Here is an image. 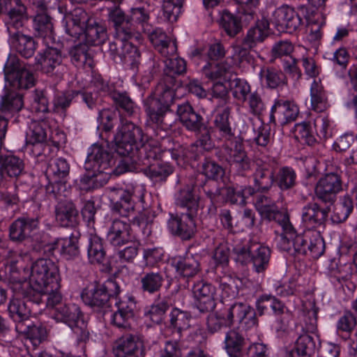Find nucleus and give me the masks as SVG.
Listing matches in <instances>:
<instances>
[{"instance_id": "nucleus-1", "label": "nucleus", "mask_w": 357, "mask_h": 357, "mask_svg": "<svg viewBox=\"0 0 357 357\" xmlns=\"http://www.w3.org/2000/svg\"><path fill=\"white\" fill-rule=\"evenodd\" d=\"M164 75L153 94L144 101L148 120L164 131L169 130L176 119L171 109L175 99V90L181 85L177 76L185 73V61L179 57H168L165 60Z\"/></svg>"}, {"instance_id": "nucleus-2", "label": "nucleus", "mask_w": 357, "mask_h": 357, "mask_svg": "<svg viewBox=\"0 0 357 357\" xmlns=\"http://www.w3.org/2000/svg\"><path fill=\"white\" fill-rule=\"evenodd\" d=\"M194 188L185 185L176 192L175 204L181 211L180 214L172 215L167 222L170 232L185 241L192 238L197 230L199 197L194 193Z\"/></svg>"}, {"instance_id": "nucleus-3", "label": "nucleus", "mask_w": 357, "mask_h": 357, "mask_svg": "<svg viewBox=\"0 0 357 357\" xmlns=\"http://www.w3.org/2000/svg\"><path fill=\"white\" fill-rule=\"evenodd\" d=\"M29 280H21L13 277L12 289L19 296H27L36 291L48 288H57L60 281L59 267L51 259L41 257L32 263Z\"/></svg>"}, {"instance_id": "nucleus-4", "label": "nucleus", "mask_w": 357, "mask_h": 357, "mask_svg": "<svg viewBox=\"0 0 357 357\" xmlns=\"http://www.w3.org/2000/svg\"><path fill=\"white\" fill-rule=\"evenodd\" d=\"M109 18L118 33L124 37H134L140 32L149 31L151 26L149 13L144 8H132L126 14L116 7L109 12Z\"/></svg>"}, {"instance_id": "nucleus-5", "label": "nucleus", "mask_w": 357, "mask_h": 357, "mask_svg": "<svg viewBox=\"0 0 357 357\" xmlns=\"http://www.w3.org/2000/svg\"><path fill=\"white\" fill-rule=\"evenodd\" d=\"M121 292V288L116 280L109 279L103 283L95 282L86 288L82 293L84 303L96 310H103L112 307V303Z\"/></svg>"}, {"instance_id": "nucleus-6", "label": "nucleus", "mask_w": 357, "mask_h": 357, "mask_svg": "<svg viewBox=\"0 0 357 357\" xmlns=\"http://www.w3.org/2000/svg\"><path fill=\"white\" fill-rule=\"evenodd\" d=\"M143 140L144 132L140 127L130 121L121 120L114 135L115 151L131 160L139 151L138 148Z\"/></svg>"}, {"instance_id": "nucleus-7", "label": "nucleus", "mask_w": 357, "mask_h": 357, "mask_svg": "<svg viewBox=\"0 0 357 357\" xmlns=\"http://www.w3.org/2000/svg\"><path fill=\"white\" fill-rule=\"evenodd\" d=\"M290 254L310 255L314 259L320 257L325 251V242L320 233L314 229H307L302 234H297L296 231L292 237L288 238Z\"/></svg>"}, {"instance_id": "nucleus-8", "label": "nucleus", "mask_w": 357, "mask_h": 357, "mask_svg": "<svg viewBox=\"0 0 357 357\" xmlns=\"http://www.w3.org/2000/svg\"><path fill=\"white\" fill-rule=\"evenodd\" d=\"M6 86L14 89H28L35 84L33 73L15 54H10L3 67Z\"/></svg>"}, {"instance_id": "nucleus-9", "label": "nucleus", "mask_w": 357, "mask_h": 357, "mask_svg": "<svg viewBox=\"0 0 357 357\" xmlns=\"http://www.w3.org/2000/svg\"><path fill=\"white\" fill-rule=\"evenodd\" d=\"M54 318L56 321L67 324L73 331L78 342H85L89 338V332L86 322L84 320V314L80 308L75 305H62L56 307Z\"/></svg>"}, {"instance_id": "nucleus-10", "label": "nucleus", "mask_w": 357, "mask_h": 357, "mask_svg": "<svg viewBox=\"0 0 357 357\" xmlns=\"http://www.w3.org/2000/svg\"><path fill=\"white\" fill-rule=\"evenodd\" d=\"M132 37H124L115 30V37L109 43L108 52L115 62H123L137 70L141 64V53L137 47L128 41Z\"/></svg>"}, {"instance_id": "nucleus-11", "label": "nucleus", "mask_w": 357, "mask_h": 357, "mask_svg": "<svg viewBox=\"0 0 357 357\" xmlns=\"http://www.w3.org/2000/svg\"><path fill=\"white\" fill-rule=\"evenodd\" d=\"M113 153L107 146L94 144L90 148L84 163L86 171H95L101 174H107L111 177L110 169L115 164Z\"/></svg>"}, {"instance_id": "nucleus-12", "label": "nucleus", "mask_w": 357, "mask_h": 357, "mask_svg": "<svg viewBox=\"0 0 357 357\" xmlns=\"http://www.w3.org/2000/svg\"><path fill=\"white\" fill-rule=\"evenodd\" d=\"M342 190L341 176L335 172L324 174L317 181L314 195L317 200L329 206L337 199V194Z\"/></svg>"}, {"instance_id": "nucleus-13", "label": "nucleus", "mask_w": 357, "mask_h": 357, "mask_svg": "<svg viewBox=\"0 0 357 357\" xmlns=\"http://www.w3.org/2000/svg\"><path fill=\"white\" fill-rule=\"evenodd\" d=\"M35 61L37 70L51 76L61 77L66 70L61 52L56 48L48 47L43 52L38 53Z\"/></svg>"}, {"instance_id": "nucleus-14", "label": "nucleus", "mask_w": 357, "mask_h": 357, "mask_svg": "<svg viewBox=\"0 0 357 357\" xmlns=\"http://www.w3.org/2000/svg\"><path fill=\"white\" fill-rule=\"evenodd\" d=\"M222 149L227 153V160L230 167L238 174L251 169V159L248 157L243 145L242 139L236 138L235 140L224 143Z\"/></svg>"}, {"instance_id": "nucleus-15", "label": "nucleus", "mask_w": 357, "mask_h": 357, "mask_svg": "<svg viewBox=\"0 0 357 357\" xmlns=\"http://www.w3.org/2000/svg\"><path fill=\"white\" fill-rule=\"evenodd\" d=\"M0 15H6L8 31L19 30L27 20L26 7L22 0H0Z\"/></svg>"}, {"instance_id": "nucleus-16", "label": "nucleus", "mask_w": 357, "mask_h": 357, "mask_svg": "<svg viewBox=\"0 0 357 357\" xmlns=\"http://www.w3.org/2000/svg\"><path fill=\"white\" fill-rule=\"evenodd\" d=\"M70 168L69 162L64 158H57L50 161L45 172L46 176L50 181L46 187L48 193L56 197L59 192V185L67 183Z\"/></svg>"}, {"instance_id": "nucleus-17", "label": "nucleus", "mask_w": 357, "mask_h": 357, "mask_svg": "<svg viewBox=\"0 0 357 357\" xmlns=\"http://www.w3.org/2000/svg\"><path fill=\"white\" fill-rule=\"evenodd\" d=\"M271 23L279 31L292 33L302 24V19L294 8L282 5L272 12Z\"/></svg>"}, {"instance_id": "nucleus-18", "label": "nucleus", "mask_w": 357, "mask_h": 357, "mask_svg": "<svg viewBox=\"0 0 357 357\" xmlns=\"http://www.w3.org/2000/svg\"><path fill=\"white\" fill-rule=\"evenodd\" d=\"M113 303H114V307L109 308L113 312L111 323L120 328H129L136 310V302L134 298H119L117 297Z\"/></svg>"}, {"instance_id": "nucleus-19", "label": "nucleus", "mask_w": 357, "mask_h": 357, "mask_svg": "<svg viewBox=\"0 0 357 357\" xmlns=\"http://www.w3.org/2000/svg\"><path fill=\"white\" fill-rule=\"evenodd\" d=\"M114 195L111 199V208L113 212L123 217H129L135 209V189L128 187L126 189L114 190Z\"/></svg>"}, {"instance_id": "nucleus-20", "label": "nucleus", "mask_w": 357, "mask_h": 357, "mask_svg": "<svg viewBox=\"0 0 357 357\" xmlns=\"http://www.w3.org/2000/svg\"><path fill=\"white\" fill-rule=\"evenodd\" d=\"M321 207L316 202H310L302 208V221L308 229L315 230L320 227H324L331 211V206L326 204Z\"/></svg>"}, {"instance_id": "nucleus-21", "label": "nucleus", "mask_w": 357, "mask_h": 357, "mask_svg": "<svg viewBox=\"0 0 357 357\" xmlns=\"http://www.w3.org/2000/svg\"><path fill=\"white\" fill-rule=\"evenodd\" d=\"M91 20L82 8L77 7L66 11L63 17L65 32L72 38H79Z\"/></svg>"}, {"instance_id": "nucleus-22", "label": "nucleus", "mask_w": 357, "mask_h": 357, "mask_svg": "<svg viewBox=\"0 0 357 357\" xmlns=\"http://www.w3.org/2000/svg\"><path fill=\"white\" fill-rule=\"evenodd\" d=\"M176 116L183 125L188 131L199 132L204 128L207 123L204 117L192 107L189 102H184L177 105Z\"/></svg>"}, {"instance_id": "nucleus-23", "label": "nucleus", "mask_w": 357, "mask_h": 357, "mask_svg": "<svg viewBox=\"0 0 357 357\" xmlns=\"http://www.w3.org/2000/svg\"><path fill=\"white\" fill-rule=\"evenodd\" d=\"M298 114V108L294 102L277 99L271 109L270 122L275 123L278 121L281 125H285L294 121Z\"/></svg>"}, {"instance_id": "nucleus-24", "label": "nucleus", "mask_w": 357, "mask_h": 357, "mask_svg": "<svg viewBox=\"0 0 357 357\" xmlns=\"http://www.w3.org/2000/svg\"><path fill=\"white\" fill-rule=\"evenodd\" d=\"M137 153L132 156V163L143 165L145 167L161 161L162 155L165 154L159 143L154 139H149L146 142L142 141V144L138 148Z\"/></svg>"}, {"instance_id": "nucleus-25", "label": "nucleus", "mask_w": 357, "mask_h": 357, "mask_svg": "<svg viewBox=\"0 0 357 357\" xmlns=\"http://www.w3.org/2000/svg\"><path fill=\"white\" fill-rule=\"evenodd\" d=\"M39 226V218L24 216L15 220L9 227V236L14 242H22L29 238Z\"/></svg>"}, {"instance_id": "nucleus-26", "label": "nucleus", "mask_w": 357, "mask_h": 357, "mask_svg": "<svg viewBox=\"0 0 357 357\" xmlns=\"http://www.w3.org/2000/svg\"><path fill=\"white\" fill-rule=\"evenodd\" d=\"M169 263L176 274L184 279L192 278L201 271L199 261L192 255L173 257Z\"/></svg>"}, {"instance_id": "nucleus-27", "label": "nucleus", "mask_w": 357, "mask_h": 357, "mask_svg": "<svg viewBox=\"0 0 357 357\" xmlns=\"http://www.w3.org/2000/svg\"><path fill=\"white\" fill-rule=\"evenodd\" d=\"M17 333L22 335L25 344L30 343L33 349L47 340L48 333L45 326L40 324H34L32 320L25 324L18 326Z\"/></svg>"}, {"instance_id": "nucleus-28", "label": "nucleus", "mask_w": 357, "mask_h": 357, "mask_svg": "<svg viewBox=\"0 0 357 357\" xmlns=\"http://www.w3.org/2000/svg\"><path fill=\"white\" fill-rule=\"evenodd\" d=\"M147 35L152 45L164 56H174L177 50L175 41L172 40L160 28H153L151 25L149 31L144 32Z\"/></svg>"}, {"instance_id": "nucleus-29", "label": "nucleus", "mask_w": 357, "mask_h": 357, "mask_svg": "<svg viewBox=\"0 0 357 357\" xmlns=\"http://www.w3.org/2000/svg\"><path fill=\"white\" fill-rule=\"evenodd\" d=\"M15 295L19 296L16 294ZM20 297H22V299L13 298L10 300L8 306L9 317L15 324V330L17 329L20 324L24 325L31 320L30 304L33 303V301L28 300L27 298H24L22 296H20Z\"/></svg>"}, {"instance_id": "nucleus-30", "label": "nucleus", "mask_w": 357, "mask_h": 357, "mask_svg": "<svg viewBox=\"0 0 357 357\" xmlns=\"http://www.w3.org/2000/svg\"><path fill=\"white\" fill-rule=\"evenodd\" d=\"M275 167L268 162L257 164L253 174L255 186L258 191L267 192L275 183Z\"/></svg>"}, {"instance_id": "nucleus-31", "label": "nucleus", "mask_w": 357, "mask_h": 357, "mask_svg": "<svg viewBox=\"0 0 357 357\" xmlns=\"http://www.w3.org/2000/svg\"><path fill=\"white\" fill-rule=\"evenodd\" d=\"M60 282H58V287L54 288H48V286L43 289L41 291H36L31 293L30 295L24 296L28 300L33 301V303L40 305L43 304L47 307L54 308L62 305V295L60 292Z\"/></svg>"}, {"instance_id": "nucleus-32", "label": "nucleus", "mask_w": 357, "mask_h": 357, "mask_svg": "<svg viewBox=\"0 0 357 357\" xmlns=\"http://www.w3.org/2000/svg\"><path fill=\"white\" fill-rule=\"evenodd\" d=\"M263 219L267 220L268 221H275L282 227L283 232L280 236V247L284 250H289V247L287 245L289 241L288 238L292 237L293 233L296 230L289 221L288 213L280 211L278 207L276 206L270 211L268 215L264 217Z\"/></svg>"}, {"instance_id": "nucleus-33", "label": "nucleus", "mask_w": 357, "mask_h": 357, "mask_svg": "<svg viewBox=\"0 0 357 357\" xmlns=\"http://www.w3.org/2000/svg\"><path fill=\"white\" fill-rule=\"evenodd\" d=\"M107 238L114 247L121 248L129 243L134 237L130 234L129 224L120 220H115L108 230Z\"/></svg>"}, {"instance_id": "nucleus-34", "label": "nucleus", "mask_w": 357, "mask_h": 357, "mask_svg": "<svg viewBox=\"0 0 357 357\" xmlns=\"http://www.w3.org/2000/svg\"><path fill=\"white\" fill-rule=\"evenodd\" d=\"M39 10L33 17V27L35 34L44 39L53 40L54 31L52 17L47 14L43 3L38 5Z\"/></svg>"}, {"instance_id": "nucleus-35", "label": "nucleus", "mask_w": 357, "mask_h": 357, "mask_svg": "<svg viewBox=\"0 0 357 357\" xmlns=\"http://www.w3.org/2000/svg\"><path fill=\"white\" fill-rule=\"evenodd\" d=\"M12 47L23 57L31 58L36 50L37 43L31 36L22 33L19 30L8 31Z\"/></svg>"}, {"instance_id": "nucleus-36", "label": "nucleus", "mask_w": 357, "mask_h": 357, "mask_svg": "<svg viewBox=\"0 0 357 357\" xmlns=\"http://www.w3.org/2000/svg\"><path fill=\"white\" fill-rule=\"evenodd\" d=\"M24 107L23 95L13 89H7L0 100V113L13 117Z\"/></svg>"}, {"instance_id": "nucleus-37", "label": "nucleus", "mask_w": 357, "mask_h": 357, "mask_svg": "<svg viewBox=\"0 0 357 357\" xmlns=\"http://www.w3.org/2000/svg\"><path fill=\"white\" fill-rule=\"evenodd\" d=\"M318 338L314 335L303 333L297 338L295 347L285 357H312L317 348Z\"/></svg>"}, {"instance_id": "nucleus-38", "label": "nucleus", "mask_w": 357, "mask_h": 357, "mask_svg": "<svg viewBox=\"0 0 357 357\" xmlns=\"http://www.w3.org/2000/svg\"><path fill=\"white\" fill-rule=\"evenodd\" d=\"M56 221L62 227H75L78 223L79 213L75 204L68 200L59 202L55 207Z\"/></svg>"}, {"instance_id": "nucleus-39", "label": "nucleus", "mask_w": 357, "mask_h": 357, "mask_svg": "<svg viewBox=\"0 0 357 357\" xmlns=\"http://www.w3.org/2000/svg\"><path fill=\"white\" fill-rule=\"evenodd\" d=\"M79 39L84 41L87 46L102 45L107 39V29L104 25L91 20L85 26L83 33L80 35Z\"/></svg>"}, {"instance_id": "nucleus-40", "label": "nucleus", "mask_w": 357, "mask_h": 357, "mask_svg": "<svg viewBox=\"0 0 357 357\" xmlns=\"http://www.w3.org/2000/svg\"><path fill=\"white\" fill-rule=\"evenodd\" d=\"M24 169L22 160L13 155H0V182L6 178H16Z\"/></svg>"}, {"instance_id": "nucleus-41", "label": "nucleus", "mask_w": 357, "mask_h": 357, "mask_svg": "<svg viewBox=\"0 0 357 357\" xmlns=\"http://www.w3.org/2000/svg\"><path fill=\"white\" fill-rule=\"evenodd\" d=\"M230 114L231 108L229 107H223L217 112L213 121L214 128L224 139L225 143L234 141L236 138H240V137L235 136L232 132L229 121Z\"/></svg>"}, {"instance_id": "nucleus-42", "label": "nucleus", "mask_w": 357, "mask_h": 357, "mask_svg": "<svg viewBox=\"0 0 357 357\" xmlns=\"http://www.w3.org/2000/svg\"><path fill=\"white\" fill-rule=\"evenodd\" d=\"M139 281L142 291L153 295L160 291L165 278L161 271L144 272Z\"/></svg>"}, {"instance_id": "nucleus-43", "label": "nucleus", "mask_w": 357, "mask_h": 357, "mask_svg": "<svg viewBox=\"0 0 357 357\" xmlns=\"http://www.w3.org/2000/svg\"><path fill=\"white\" fill-rule=\"evenodd\" d=\"M271 250L255 242L252 243V255L251 257V263L253 270L257 273H264L269 266L271 259Z\"/></svg>"}, {"instance_id": "nucleus-44", "label": "nucleus", "mask_w": 357, "mask_h": 357, "mask_svg": "<svg viewBox=\"0 0 357 357\" xmlns=\"http://www.w3.org/2000/svg\"><path fill=\"white\" fill-rule=\"evenodd\" d=\"M68 54L73 65L77 68L91 69L93 67V59L89 53L86 45L79 43L70 48Z\"/></svg>"}, {"instance_id": "nucleus-45", "label": "nucleus", "mask_w": 357, "mask_h": 357, "mask_svg": "<svg viewBox=\"0 0 357 357\" xmlns=\"http://www.w3.org/2000/svg\"><path fill=\"white\" fill-rule=\"evenodd\" d=\"M89 261L92 264H103L106 259V251L102 240L96 235L91 236L86 246Z\"/></svg>"}, {"instance_id": "nucleus-46", "label": "nucleus", "mask_w": 357, "mask_h": 357, "mask_svg": "<svg viewBox=\"0 0 357 357\" xmlns=\"http://www.w3.org/2000/svg\"><path fill=\"white\" fill-rule=\"evenodd\" d=\"M143 172L153 181L163 182L173 173L174 168L169 163L160 161L145 167Z\"/></svg>"}, {"instance_id": "nucleus-47", "label": "nucleus", "mask_w": 357, "mask_h": 357, "mask_svg": "<svg viewBox=\"0 0 357 357\" xmlns=\"http://www.w3.org/2000/svg\"><path fill=\"white\" fill-rule=\"evenodd\" d=\"M110 98L120 113L128 116H132L136 113V104L126 93L114 91L110 93Z\"/></svg>"}, {"instance_id": "nucleus-48", "label": "nucleus", "mask_w": 357, "mask_h": 357, "mask_svg": "<svg viewBox=\"0 0 357 357\" xmlns=\"http://www.w3.org/2000/svg\"><path fill=\"white\" fill-rule=\"evenodd\" d=\"M271 309L275 315L279 316L284 313L285 305L280 300L271 295H262L257 301V310L261 316Z\"/></svg>"}, {"instance_id": "nucleus-49", "label": "nucleus", "mask_w": 357, "mask_h": 357, "mask_svg": "<svg viewBox=\"0 0 357 357\" xmlns=\"http://www.w3.org/2000/svg\"><path fill=\"white\" fill-rule=\"evenodd\" d=\"M114 353L116 357H138L141 351L135 337L128 335L121 337L117 342Z\"/></svg>"}, {"instance_id": "nucleus-50", "label": "nucleus", "mask_w": 357, "mask_h": 357, "mask_svg": "<svg viewBox=\"0 0 357 357\" xmlns=\"http://www.w3.org/2000/svg\"><path fill=\"white\" fill-rule=\"evenodd\" d=\"M86 173L80 177V188L86 191L97 189L105 185L109 179L107 174H101L95 171H86Z\"/></svg>"}, {"instance_id": "nucleus-51", "label": "nucleus", "mask_w": 357, "mask_h": 357, "mask_svg": "<svg viewBox=\"0 0 357 357\" xmlns=\"http://www.w3.org/2000/svg\"><path fill=\"white\" fill-rule=\"evenodd\" d=\"M60 245V253L66 260H75L79 257L80 250L79 247V239L72 234L68 238L58 240Z\"/></svg>"}, {"instance_id": "nucleus-52", "label": "nucleus", "mask_w": 357, "mask_h": 357, "mask_svg": "<svg viewBox=\"0 0 357 357\" xmlns=\"http://www.w3.org/2000/svg\"><path fill=\"white\" fill-rule=\"evenodd\" d=\"M229 87L234 99L241 102H246L247 97L250 94L251 86L249 83L236 75L228 77Z\"/></svg>"}, {"instance_id": "nucleus-53", "label": "nucleus", "mask_w": 357, "mask_h": 357, "mask_svg": "<svg viewBox=\"0 0 357 357\" xmlns=\"http://www.w3.org/2000/svg\"><path fill=\"white\" fill-rule=\"evenodd\" d=\"M259 76L261 82L270 89H275L287 82L285 75L273 67H263Z\"/></svg>"}, {"instance_id": "nucleus-54", "label": "nucleus", "mask_w": 357, "mask_h": 357, "mask_svg": "<svg viewBox=\"0 0 357 357\" xmlns=\"http://www.w3.org/2000/svg\"><path fill=\"white\" fill-rule=\"evenodd\" d=\"M170 304L167 298L154 303L144 310V317L154 324H160L165 317Z\"/></svg>"}, {"instance_id": "nucleus-55", "label": "nucleus", "mask_w": 357, "mask_h": 357, "mask_svg": "<svg viewBox=\"0 0 357 357\" xmlns=\"http://www.w3.org/2000/svg\"><path fill=\"white\" fill-rule=\"evenodd\" d=\"M311 104L312 109L321 112L328 107V100L324 86L319 82L314 81L310 89Z\"/></svg>"}, {"instance_id": "nucleus-56", "label": "nucleus", "mask_w": 357, "mask_h": 357, "mask_svg": "<svg viewBox=\"0 0 357 357\" xmlns=\"http://www.w3.org/2000/svg\"><path fill=\"white\" fill-rule=\"evenodd\" d=\"M220 24L230 37H234L242 30L241 20L228 10H222Z\"/></svg>"}, {"instance_id": "nucleus-57", "label": "nucleus", "mask_w": 357, "mask_h": 357, "mask_svg": "<svg viewBox=\"0 0 357 357\" xmlns=\"http://www.w3.org/2000/svg\"><path fill=\"white\" fill-rule=\"evenodd\" d=\"M245 339L242 335L235 330H231L225 337V348L231 357H240Z\"/></svg>"}, {"instance_id": "nucleus-58", "label": "nucleus", "mask_w": 357, "mask_h": 357, "mask_svg": "<svg viewBox=\"0 0 357 357\" xmlns=\"http://www.w3.org/2000/svg\"><path fill=\"white\" fill-rule=\"evenodd\" d=\"M275 183L281 190L292 189L296 184V174L289 167H283L275 174Z\"/></svg>"}, {"instance_id": "nucleus-59", "label": "nucleus", "mask_w": 357, "mask_h": 357, "mask_svg": "<svg viewBox=\"0 0 357 357\" xmlns=\"http://www.w3.org/2000/svg\"><path fill=\"white\" fill-rule=\"evenodd\" d=\"M354 210L353 198L350 195H344L340 204L335 207L333 219L336 222H344Z\"/></svg>"}, {"instance_id": "nucleus-60", "label": "nucleus", "mask_w": 357, "mask_h": 357, "mask_svg": "<svg viewBox=\"0 0 357 357\" xmlns=\"http://www.w3.org/2000/svg\"><path fill=\"white\" fill-rule=\"evenodd\" d=\"M201 173L206 178L211 180H218L225 174L222 166L210 158H205L201 166Z\"/></svg>"}, {"instance_id": "nucleus-61", "label": "nucleus", "mask_w": 357, "mask_h": 357, "mask_svg": "<svg viewBox=\"0 0 357 357\" xmlns=\"http://www.w3.org/2000/svg\"><path fill=\"white\" fill-rule=\"evenodd\" d=\"M185 0H163L162 12L165 19L169 22H176L181 13Z\"/></svg>"}, {"instance_id": "nucleus-62", "label": "nucleus", "mask_w": 357, "mask_h": 357, "mask_svg": "<svg viewBox=\"0 0 357 357\" xmlns=\"http://www.w3.org/2000/svg\"><path fill=\"white\" fill-rule=\"evenodd\" d=\"M46 139L47 132L43 125L36 121L32 122L26 135V143L33 145L43 143Z\"/></svg>"}, {"instance_id": "nucleus-63", "label": "nucleus", "mask_w": 357, "mask_h": 357, "mask_svg": "<svg viewBox=\"0 0 357 357\" xmlns=\"http://www.w3.org/2000/svg\"><path fill=\"white\" fill-rule=\"evenodd\" d=\"M248 310L249 305L247 303L239 302L232 304L226 312H224L229 327L236 324H238L241 319L243 318V315L245 314V311Z\"/></svg>"}, {"instance_id": "nucleus-64", "label": "nucleus", "mask_w": 357, "mask_h": 357, "mask_svg": "<svg viewBox=\"0 0 357 357\" xmlns=\"http://www.w3.org/2000/svg\"><path fill=\"white\" fill-rule=\"evenodd\" d=\"M154 217V212L151 209L144 208L133 217L130 222L133 226L142 228L144 234L149 235L151 232L149 227L152 223Z\"/></svg>"}]
</instances>
